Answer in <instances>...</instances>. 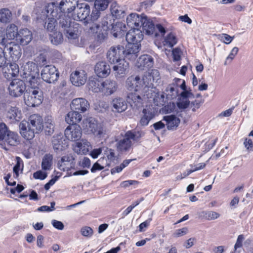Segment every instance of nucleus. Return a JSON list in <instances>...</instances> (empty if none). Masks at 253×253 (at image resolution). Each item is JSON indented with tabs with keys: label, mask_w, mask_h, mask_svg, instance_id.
Instances as JSON below:
<instances>
[{
	"label": "nucleus",
	"mask_w": 253,
	"mask_h": 253,
	"mask_svg": "<svg viewBox=\"0 0 253 253\" xmlns=\"http://www.w3.org/2000/svg\"><path fill=\"white\" fill-rule=\"evenodd\" d=\"M106 58L111 64H116L113 67L115 77H124L129 68V63L124 58L123 46L119 45L111 47L107 52Z\"/></svg>",
	"instance_id": "1"
},
{
	"label": "nucleus",
	"mask_w": 253,
	"mask_h": 253,
	"mask_svg": "<svg viewBox=\"0 0 253 253\" xmlns=\"http://www.w3.org/2000/svg\"><path fill=\"white\" fill-rule=\"evenodd\" d=\"M100 10L95 7L93 10L90 14V18L85 21V30L90 34H96L97 38L99 40H104L107 34L106 33V29L105 28H108V22L104 20V23L102 24V26L94 22L100 17Z\"/></svg>",
	"instance_id": "2"
},
{
	"label": "nucleus",
	"mask_w": 253,
	"mask_h": 253,
	"mask_svg": "<svg viewBox=\"0 0 253 253\" xmlns=\"http://www.w3.org/2000/svg\"><path fill=\"white\" fill-rule=\"evenodd\" d=\"M42 14L40 16H38L37 18L43 20L47 18V30L49 32L55 31L57 25V19L59 13L55 3L54 2L48 3L44 9L42 10Z\"/></svg>",
	"instance_id": "3"
},
{
	"label": "nucleus",
	"mask_w": 253,
	"mask_h": 253,
	"mask_svg": "<svg viewBox=\"0 0 253 253\" xmlns=\"http://www.w3.org/2000/svg\"><path fill=\"white\" fill-rule=\"evenodd\" d=\"M18 134L8 130L4 123H0V145L4 149L7 150V146H17L20 143Z\"/></svg>",
	"instance_id": "4"
},
{
	"label": "nucleus",
	"mask_w": 253,
	"mask_h": 253,
	"mask_svg": "<svg viewBox=\"0 0 253 253\" xmlns=\"http://www.w3.org/2000/svg\"><path fill=\"white\" fill-rule=\"evenodd\" d=\"M57 19L59 24L62 28L65 36L69 39H76L78 38L79 24L72 22L70 16L65 14H59Z\"/></svg>",
	"instance_id": "5"
},
{
	"label": "nucleus",
	"mask_w": 253,
	"mask_h": 253,
	"mask_svg": "<svg viewBox=\"0 0 253 253\" xmlns=\"http://www.w3.org/2000/svg\"><path fill=\"white\" fill-rule=\"evenodd\" d=\"M141 137L142 132L141 131L133 132L132 130L126 131L124 138L117 143L118 150L122 152L129 150L132 146L131 140L137 142Z\"/></svg>",
	"instance_id": "6"
},
{
	"label": "nucleus",
	"mask_w": 253,
	"mask_h": 253,
	"mask_svg": "<svg viewBox=\"0 0 253 253\" xmlns=\"http://www.w3.org/2000/svg\"><path fill=\"white\" fill-rule=\"evenodd\" d=\"M24 98L25 104L30 107L40 105L43 99L42 91L36 90L26 91Z\"/></svg>",
	"instance_id": "7"
},
{
	"label": "nucleus",
	"mask_w": 253,
	"mask_h": 253,
	"mask_svg": "<svg viewBox=\"0 0 253 253\" xmlns=\"http://www.w3.org/2000/svg\"><path fill=\"white\" fill-rule=\"evenodd\" d=\"M8 89L9 94L13 97L21 96L26 90L24 82L19 79H14L10 82Z\"/></svg>",
	"instance_id": "8"
},
{
	"label": "nucleus",
	"mask_w": 253,
	"mask_h": 253,
	"mask_svg": "<svg viewBox=\"0 0 253 253\" xmlns=\"http://www.w3.org/2000/svg\"><path fill=\"white\" fill-rule=\"evenodd\" d=\"M145 78H147L145 76L141 79L139 76L132 75L127 79L126 86L130 90L135 92L140 91L145 84L146 81Z\"/></svg>",
	"instance_id": "9"
},
{
	"label": "nucleus",
	"mask_w": 253,
	"mask_h": 253,
	"mask_svg": "<svg viewBox=\"0 0 253 253\" xmlns=\"http://www.w3.org/2000/svg\"><path fill=\"white\" fill-rule=\"evenodd\" d=\"M141 44L127 43L125 48L123 47V55L125 60L134 61L138 55Z\"/></svg>",
	"instance_id": "10"
},
{
	"label": "nucleus",
	"mask_w": 253,
	"mask_h": 253,
	"mask_svg": "<svg viewBox=\"0 0 253 253\" xmlns=\"http://www.w3.org/2000/svg\"><path fill=\"white\" fill-rule=\"evenodd\" d=\"M59 73L54 66L47 65L42 69L41 73L42 79L48 83H53L59 77Z\"/></svg>",
	"instance_id": "11"
},
{
	"label": "nucleus",
	"mask_w": 253,
	"mask_h": 253,
	"mask_svg": "<svg viewBox=\"0 0 253 253\" xmlns=\"http://www.w3.org/2000/svg\"><path fill=\"white\" fill-rule=\"evenodd\" d=\"M5 118L10 124H15L19 122L22 118L21 110L16 106H11L5 112Z\"/></svg>",
	"instance_id": "12"
},
{
	"label": "nucleus",
	"mask_w": 253,
	"mask_h": 253,
	"mask_svg": "<svg viewBox=\"0 0 253 253\" xmlns=\"http://www.w3.org/2000/svg\"><path fill=\"white\" fill-rule=\"evenodd\" d=\"M64 134L68 140L76 141L81 138L82 130L79 125L69 126L65 129Z\"/></svg>",
	"instance_id": "13"
},
{
	"label": "nucleus",
	"mask_w": 253,
	"mask_h": 253,
	"mask_svg": "<svg viewBox=\"0 0 253 253\" xmlns=\"http://www.w3.org/2000/svg\"><path fill=\"white\" fill-rule=\"evenodd\" d=\"M27 126L28 127H30V128L36 130V133H38L43 128L42 117L37 114L30 115L28 120Z\"/></svg>",
	"instance_id": "14"
},
{
	"label": "nucleus",
	"mask_w": 253,
	"mask_h": 253,
	"mask_svg": "<svg viewBox=\"0 0 253 253\" xmlns=\"http://www.w3.org/2000/svg\"><path fill=\"white\" fill-rule=\"evenodd\" d=\"M87 79V73L83 70H76L70 75V81L72 84L76 86L84 84Z\"/></svg>",
	"instance_id": "15"
},
{
	"label": "nucleus",
	"mask_w": 253,
	"mask_h": 253,
	"mask_svg": "<svg viewBox=\"0 0 253 253\" xmlns=\"http://www.w3.org/2000/svg\"><path fill=\"white\" fill-rule=\"evenodd\" d=\"M143 39V34L140 28L130 29L126 35V39L127 43L141 44L140 42Z\"/></svg>",
	"instance_id": "16"
},
{
	"label": "nucleus",
	"mask_w": 253,
	"mask_h": 253,
	"mask_svg": "<svg viewBox=\"0 0 253 253\" xmlns=\"http://www.w3.org/2000/svg\"><path fill=\"white\" fill-rule=\"evenodd\" d=\"M101 92L105 95H111L114 93L118 88L117 83L111 79H106L101 82Z\"/></svg>",
	"instance_id": "17"
},
{
	"label": "nucleus",
	"mask_w": 253,
	"mask_h": 253,
	"mask_svg": "<svg viewBox=\"0 0 253 253\" xmlns=\"http://www.w3.org/2000/svg\"><path fill=\"white\" fill-rule=\"evenodd\" d=\"M4 48L8 51L13 62L15 63L20 58L22 54L21 48L18 44L10 42L5 45Z\"/></svg>",
	"instance_id": "18"
},
{
	"label": "nucleus",
	"mask_w": 253,
	"mask_h": 253,
	"mask_svg": "<svg viewBox=\"0 0 253 253\" xmlns=\"http://www.w3.org/2000/svg\"><path fill=\"white\" fill-rule=\"evenodd\" d=\"M154 65L153 58L147 54L141 55L136 63V66L140 70H149Z\"/></svg>",
	"instance_id": "19"
},
{
	"label": "nucleus",
	"mask_w": 253,
	"mask_h": 253,
	"mask_svg": "<svg viewBox=\"0 0 253 253\" xmlns=\"http://www.w3.org/2000/svg\"><path fill=\"white\" fill-rule=\"evenodd\" d=\"M89 107L88 102L84 98H77L74 99L71 104V108L73 111L84 113Z\"/></svg>",
	"instance_id": "20"
},
{
	"label": "nucleus",
	"mask_w": 253,
	"mask_h": 253,
	"mask_svg": "<svg viewBox=\"0 0 253 253\" xmlns=\"http://www.w3.org/2000/svg\"><path fill=\"white\" fill-rule=\"evenodd\" d=\"M77 13V20L79 21H85L88 20L90 13V6L86 3H81L77 5L76 9ZM76 19V18H75Z\"/></svg>",
	"instance_id": "21"
},
{
	"label": "nucleus",
	"mask_w": 253,
	"mask_h": 253,
	"mask_svg": "<svg viewBox=\"0 0 253 253\" xmlns=\"http://www.w3.org/2000/svg\"><path fill=\"white\" fill-rule=\"evenodd\" d=\"M2 71L4 78L7 80H10L18 75L19 66L16 63H10L2 68Z\"/></svg>",
	"instance_id": "22"
},
{
	"label": "nucleus",
	"mask_w": 253,
	"mask_h": 253,
	"mask_svg": "<svg viewBox=\"0 0 253 253\" xmlns=\"http://www.w3.org/2000/svg\"><path fill=\"white\" fill-rule=\"evenodd\" d=\"M94 72L98 77L106 78L111 73V68L105 61H99L95 65Z\"/></svg>",
	"instance_id": "23"
},
{
	"label": "nucleus",
	"mask_w": 253,
	"mask_h": 253,
	"mask_svg": "<svg viewBox=\"0 0 253 253\" xmlns=\"http://www.w3.org/2000/svg\"><path fill=\"white\" fill-rule=\"evenodd\" d=\"M21 67L23 68L25 78L39 75L38 66L33 62L28 61Z\"/></svg>",
	"instance_id": "24"
},
{
	"label": "nucleus",
	"mask_w": 253,
	"mask_h": 253,
	"mask_svg": "<svg viewBox=\"0 0 253 253\" xmlns=\"http://www.w3.org/2000/svg\"><path fill=\"white\" fill-rule=\"evenodd\" d=\"M33 35L31 31L27 28L20 29L18 31L16 41L22 45L28 44L32 40Z\"/></svg>",
	"instance_id": "25"
},
{
	"label": "nucleus",
	"mask_w": 253,
	"mask_h": 253,
	"mask_svg": "<svg viewBox=\"0 0 253 253\" xmlns=\"http://www.w3.org/2000/svg\"><path fill=\"white\" fill-rule=\"evenodd\" d=\"M57 8V12L59 14H69L75 10V5L70 0H61Z\"/></svg>",
	"instance_id": "26"
},
{
	"label": "nucleus",
	"mask_w": 253,
	"mask_h": 253,
	"mask_svg": "<svg viewBox=\"0 0 253 253\" xmlns=\"http://www.w3.org/2000/svg\"><path fill=\"white\" fill-rule=\"evenodd\" d=\"M144 17L140 16L137 13H131L126 18V24L131 29L141 28Z\"/></svg>",
	"instance_id": "27"
},
{
	"label": "nucleus",
	"mask_w": 253,
	"mask_h": 253,
	"mask_svg": "<svg viewBox=\"0 0 253 253\" xmlns=\"http://www.w3.org/2000/svg\"><path fill=\"white\" fill-rule=\"evenodd\" d=\"M140 91L129 93L127 95V101L131 106L139 108L143 103V98L140 94Z\"/></svg>",
	"instance_id": "28"
},
{
	"label": "nucleus",
	"mask_w": 253,
	"mask_h": 253,
	"mask_svg": "<svg viewBox=\"0 0 253 253\" xmlns=\"http://www.w3.org/2000/svg\"><path fill=\"white\" fill-rule=\"evenodd\" d=\"M20 133L27 140H31L35 137L36 130L28 127L27 124L23 121L19 124Z\"/></svg>",
	"instance_id": "29"
},
{
	"label": "nucleus",
	"mask_w": 253,
	"mask_h": 253,
	"mask_svg": "<svg viewBox=\"0 0 253 253\" xmlns=\"http://www.w3.org/2000/svg\"><path fill=\"white\" fill-rule=\"evenodd\" d=\"M112 109L114 112L122 113L127 108L126 101L121 97L114 98L111 102Z\"/></svg>",
	"instance_id": "30"
},
{
	"label": "nucleus",
	"mask_w": 253,
	"mask_h": 253,
	"mask_svg": "<svg viewBox=\"0 0 253 253\" xmlns=\"http://www.w3.org/2000/svg\"><path fill=\"white\" fill-rule=\"evenodd\" d=\"M126 27L125 24L121 22H117L112 25L111 33L115 38H122L126 34Z\"/></svg>",
	"instance_id": "31"
},
{
	"label": "nucleus",
	"mask_w": 253,
	"mask_h": 253,
	"mask_svg": "<svg viewBox=\"0 0 253 253\" xmlns=\"http://www.w3.org/2000/svg\"><path fill=\"white\" fill-rule=\"evenodd\" d=\"M155 117L154 112L150 107L144 108L142 110V115L139 121V125L141 126H146L149 122Z\"/></svg>",
	"instance_id": "32"
},
{
	"label": "nucleus",
	"mask_w": 253,
	"mask_h": 253,
	"mask_svg": "<svg viewBox=\"0 0 253 253\" xmlns=\"http://www.w3.org/2000/svg\"><path fill=\"white\" fill-rule=\"evenodd\" d=\"M163 120L166 122V125L169 130L175 129L180 122V119L174 115L165 116Z\"/></svg>",
	"instance_id": "33"
},
{
	"label": "nucleus",
	"mask_w": 253,
	"mask_h": 253,
	"mask_svg": "<svg viewBox=\"0 0 253 253\" xmlns=\"http://www.w3.org/2000/svg\"><path fill=\"white\" fill-rule=\"evenodd\" d=\"M82 119V115L77 111H71L65 116V121L69 126L78 125Z\"/></svg>",
	"instance_id": "34"
},
{
	"label": "nucleus",
	"mask_w": 253,
	"mask_h": 253,
	"mask_svg": "<svg viewBox=\"0 0 253 253\" xmlns=\"http://www.w3.org/2000/svg\"><path fill=\"white\" fill-rule=\"evenodd\" d=\"M53 147L57 152L62 151L68 147V144L65 140H62V138L60 136H53L52 140Z\"/></svg>",
	"instance_id": "35"
},
{
	"label": "nucleus",
	"mask_w": 253,
	"mask_h": 253,
	"mask_svg": "<svg viewBox=\"0 0 253 253\" xmlns=\"http://www.w3.org/2000/svg\"><path fill=\"white\" fill-rule=\"evenodd\" d=\"M141 27L147 35H155L157 36V33L155 32V26L152 21L148 19L147 17H144L141 24Z\"/></svg>",
	"instance_id": "36"
},
{
	"label": "nucleus",
	"mask_w": 253,
	"mask_h": 253,
	"mask_svg": "<svg viewBox=\"0 0 253 253\" xmlns=\"http://www.w3.org/2000/svg\"><path fill=\"white\" fill-rule=\"evenodd\" d=\"M148 83L146 81L145 85L143 86V87L141 88V90L140 91V94L141 95V96H142L143 100L152 98L155 95V93L153 90L152 87L148 86Z\"/></svg>",
	"instance_id": "37"
},
{
	"label": "nucleus",
	"mask_w": 253,
	"mask_h": 253,
	"mask_svg": "<svg viewBox=\"0 0 253 253\" xmlns=\"http://www.w3.org/2000/svg\"><path fill=\"white\" fill-rule=\"evenodd\" d=\"M82 141L83 142H78L76 143V152L80 154L85 155L89 152L90 144V143L87 141Z\"/></svg>",
	"instance_id": "38"
},
{
	"label": "nucleus",
	"mask_w": 253,
	"mask_h": 253,
	"mask_svg": "<svg viewBox=\"0 0 253 253\" xmlns=\"http://www.w3.org/2000/svg\"><path fill=\"white\" fill-rule=\"evenodd\" d=\"M12 19L11 11L6 8L0 9V22L3 23H9Z\"/></svg>",
	"instance_id": "39"
},
{
	"label": "nucleus",
	"mask_w": 253,
	"mask_h": 253,
	"mask_svg": "<svg viewBox=\"0 0 253 253\" xmlns=\"http://www.w3.org/2000/svg\"><path fill=\"white\" fill-rule=\"evenodd\" d=\"M18 31L17 27L14 24L9 25L6 28V36L9 40L17 39Z\"/></svg>",
	"instance_id": "40"
},
{
	"label": "nucleus",
	"mask_w": 253,
	"mask_h": 253,
	"mask_svg": "<svg viewBox=\"0 0 253 253\" xmlns=\"http://www.w3.org/2000/svg\"><path fill=\"white\" fill-rule=\"evenodd\" d=\"M53 156L50 154H45L42 158V169L43 170H50L52 165Z\"/></svg>",
	"instance_id": "41"
},
{
	"label": "nucleus",
	"mask_w": 253,
	"mask_h": 253,
	"mask_svg": "<svg viewBox=\"0 0 253 253\" xmlns=\"http://www.w3.org/2000/svg\"><path fill=\"white\" fill-rule=\"evenodd\" d=\"M37 76L29 77L30 78L28 82V88L26 91H31V90L41 91L39 88L40 83H39L40 79L36 77Z\"/></svg>",
	"instance_id": "42"
},
{
	"label": "nucleus",
	"mask_w": 253,
	"mask_h": 253,
	"mask_svg": "<svg viewBox=\"0 0 253 253\" xmlns=\"http://www.w3.org/2000/svg\"><path fill=\"white\" fill-rule=\"evenodd\" d=\"M74 160L72 154H67L63 156L60 161H59L57 164L58 168L62 170L65 171L68 170L69 168L65 166V162H70L72 160Z\"/></svg>",
	"instance_id": "43"
},
{
	"label": "nucleus",
	"mask_w": 253,
	"mask_h": 253,
	"mask_svg": "<svg viewBox=\"0 0 253 253\" xmlns=\"http://www.w3.org/2000/svg\"><path fill=\"white\" fill-rule=\"evenodd\" d=\"M101 82L95 78L92 80H89L88 83L89 89L94 92H101V87L100 86Z\"/></svg>",
	"instance_id": "44"
},
{
	"label": "nucleus",
	"mask_w": 253,
	"mask_h": 253,
	"mask_svg": "<svg viewBox=\"0 0 253 253\" xmlns=\"http://www.w3.org/2000/svg\"><path fill=\"white\" fill-rule=\"evenodd\" d=\"M111 12L113 16L116 18H119L124 11L121 7L115 2L112 3L110 8Z\"/></svg>",
	"instance_id": "45"
},
{
	"label": "nucleus",
	"mask_w": 253,
	"mask_h": 253,
	"mask_svg": "<svg viewBox=\"0 0 253 253\" xmlns=\"http://www.w3.org/2000/svg\"><path fill=\"white\" fill-rule=\"evenodd\" d=\"M219 216V213L213 211H203L201 213V217L208 220H214Z\"/></svg>",
	"instance_id": "46"
},
{
	"label": "nucleus",
	"mask_w": 253,
	"mask_h": 253,
	"mask_svg": "<svg viewBox=\"0 0 253 253\" xmlns=\"http://www.w3.org/2000/svg\"><path fill=\"white\" fill-rule=\"evenodd\" d=\"M165 44L172 47L177 42V39L175 35L170 32L169 33L165 38Z\"/></svg>",
	"instance_id": "47"
},
{
	"label": "nucleus",
	"mask_w": 253,
	"mask_h": 253,
	"mask_svg": "<svg viewBox=\"0 0 253 253\" xmlns=\"http://www.w3.org/2000/svg\"><path fill=\"white\" fill-rule=\"evenodd\" d=\"M49 34L51 38V42L54 44L57 45L61 43L63 40L62 34L60 32H57L56 31L51 32Z\"/></svg>",
	"instance_id": "48"
},
{
	"label": "nucleus",
	"mask_w": 253,
	"mask_h": 253,
	"mask_svg": "<svg viewBox=\"0 0 253 253\" xmlns=\"http://www.w3.org/2000/svg\"><path fill=\"white\" fill-rule=\"evenodd\" d=\"M54 125L51 119H47L45 122V132L47 135H51L54 132Z\"/></svg>",
	"instance_id": "49"
},
{
	"label": "nucleus",
	"mask_w": 253,
	"mask_h": 253,
	"mask_svg": "<svg viewBox=\"0 0 253 253\" xmlns=\"http://www.w3.org/2000/svg\"><path fill=\"white\" fill-rule=\"evenodd\" d=\"M109 2L108 0H95L94 5L97 9L103 11L108 7Z\"/></svg>",
	"instance_id": "50"
},
{
	"label": "nucleus",
	"mask_w": 253,
	"mask_h": 253,
	"mask_svg": "<svg viewBox=\"0 0 253 253\" xmlns=\"http://www.w3.org/2000/svg\"><path fill=\"white\" fill-rule=\"evenodd\" d=\"M239 51V48L237 47H234L231 50L230 53L229 55L227 57L225 62L224 65H226L229 64L234 59L236 55L237 54Z\"/></svg>",
	"instance_id": "51"
},
{
	"label": "nucleus",
	"mask_w": 253,
	"mask_h": 253,
	"mask_svg": "<svg viewBox=\"0 0 253 253\" xmlns=\"http://www.w3.org/2000/svg\"><path fill=\"white\" fill-rule=\"evenodd\" d=\"M47 176L46 172L41 170H38L33 173V177L36 179L43 180Z\"/></svg>",
	"instance_id": "52"
},
{
	"label": "nucleus",
	"mask_w": 253,
	"mask_h": 253,
	"mask_svg": "<svg viewBox=\"0 0 253 253\" xmlns=\"http://www.w3.org/2000/svg\"><path fill=\"white\" fill-rule=\"evenodd\" d=\"M81 234L84 237H90L93 234V230L91 228L85 226L83 227L81 230Z\"/></svg>",
	"instance_id": "53"
},
{
	"label": "nucleus",
	"mask_w": 253,
	"mask_h": 253,
	"mask_svg": "<svg viewBox=\"0 0 253 253\" xmlns=\"http://www.w3.org/2000/svg\"><path fill=\"white\" fill-rule=\"evenodd\" d=\"M176 106L174 102H169L164 106V109L166 113L173 112L175 109Z\"/></svg>",
	"instance_id": "54"
},
{
	"label": "nucleus",
	"mask_w": 253,
	"mask_h": 253,
	"mask_svg": "<svg viewBox=\"0 0 253 253\" xmlns=\"http://www.w3.org/2000/svg\"><path fill=\"white\" fill-rule=\"evenodd\" d=\"M152 220V218H149L146 220L145 221L140 223L138 226L139 231L143 232L145 230V229L147 228L150 225V222Z\"/></svg>",
	"instance_id": "55"
},
{
	"label": "nucleus",
	"mask_w": 253,
	"mask_h": 253,
	"mask_svg": "<svg viewBox=\"0 0 253 253\" xmlns=\"http://www.w3.org/2000/svg\"><path fill=\"white\" fill-rule=\"evenodd\" d=\"M79 165L83 168H89L91 166L90 160L87 157H84V159L79 162Z\"/></svg>",
	"instance_id": "56"
},
{
	"label": "nucleus",
	"mask_w": 253,
	"mask_h": 253,
	"mask_svg": "<svg viewBox=\"0 0 253 253\" xmlns=\"http://www.w3.org/2000/svg\"><path fill=\"white\" fill-rule=\"evenodd\" d=\"M244 236L243 234L239 235L238 236L236 242L234 245L235 250L241 248L243 246V242L244 240Z\"/></svg>",
	"instance_id": "57"
},
{
	"label": "nucleus",
	"mask_w": 253,
	"mask_h": 253,
	"mask_svg": "<svg viewBox=\"0 0 253 253\" xmlns=\"http://www.w3.org/2000/svg\"><path fill=\"white\" fill-rule=\"evenodd\" d=\"M17 162L13 167V172L14 173L16 177L19 176V170L20 169V161L21 159L19 157H16Z\"/></svg>",
	"instance_id": "58"
},
{
	"label": "nucleus",
	"mask_w": 253,
	"mask_h": 253,
	"mask_svg": "<svg viewBox=\"0 0 253 253\" xmlns=\"http://www.w3.org/2000/svg\"><path fill=\"white\" fill-rule=\"evenodd\" d=\"M6 62V58L5 57L4 50L0 47V67L4 66Z\"/></svg>",
	"instance_id": "59"
},
{
	"label": "nucleus",
	"mask_w": 253,
	"mask_h": 253,
	"mask_svg": "<svg viewBox=\"0 0 253 253\" xmlns=\"http://www.w3.org/2000/svg\"><path fill=\"white\" fill-rule=\"evenodd\" d=\"M104 168V166H101L97 162L95 163L92 168H91V172L92 173L96 172L97 171H99L103 169Z\"/></svg>",
	"instance_id": "60"
},
{
	"label": "nucleus",
	"mask_w": 253,
	"mask_h": 253,
	"mask_svg": "<svg viewBox=\"0 0 253 253\" xmlns=\"http://www.w3.org/2000/svg\"><path fill=\"white\" fill-rule=\"evenodd\" d=\"M102 151V149L101 148L94 149L90 152V155L92 158L96 159L98 158L99 155L101 153Z\"/></svg>",
	"instance_id": "61"
},
{
	"label": "nucleus",
	"mask_w": 253,
	"mask_h": 253,
	"mask_svg": "<svg viewBox=\"0 0 253 253\" xmlns=\"http://www.w3.org/2000/svg\"><path fill=\"white\" fill-rule=\"evenodd\" d=\"M245 147L249 151L253 150V142L252 139L246 138L244 142Z\"/></svg>",
	"instance_id": "62"
},
{
	"label": "nucleus",
	"mask_w": 253,
	"mask_h": 253,
	"mask_svg": "<svg viewBox=\"0 0 253 253\" xmlns=\"http://www.w3.org/2000/svg\"><path fill=\"white\" fill-rule=\"evenodd\" d=\"M172 56L174 61H177L180 59V49L175 48L172 50Z\"/></svg>",
	"instance_id": "63"
},
{
	"label": "nucleus",
	"mask_w": 253,
	"mask_h": 253,
	"mask_svg": "<svg viewBox=\"0 0 253 253\" xmlns=\"http://www.w3.org/2000/svg\"><path fill=\"white\" fill-rule=\"evenodd\" d=\"M202 102L201 100H195L191 103V107L193 111H195L196 109L200 108Z\"/></svg>",
	"instance_id": "64"
}]
</instances>
